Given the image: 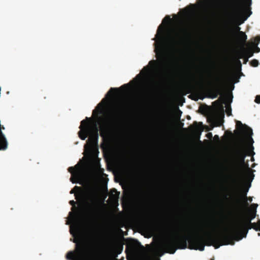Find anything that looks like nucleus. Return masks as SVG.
<instances>
[{
	"mask_svg": "<svg viewBox=\"0 0 260 260\" xmlns=\"http://www.w3.org/2000/svg\"><path fill=\"white\" fill-rule=\"evenodd\" d=\"M216 224L214 222L208 221L202 226L196 228H189L187 231L200 232L203 235L195 236H186L185 235L177 236L174 238H169L165 240L161 245L162 248L166 252L174 254L177 249H185L188 243V248L190 249L203 251L205 245L213 246L215 249L220 246L235 244L234 241H239L243 237H246L248 230L253 226H243L235 223L229 230H226L221 234H213L215 231Z\"/></svg>",
	"mask_w": 260,
	"mask_h": 260,
	"instance_id": "nucleus-1",
	"label": "nucleus"
},
{
	"mask_svg": "<svg viewBox=\"0 0 260 260\" xmlns=\"http://www.w3.org/2000/svg\"><path fill=\"white\" fill-rule=\"evenodd\" d=\"M235 5L227 13L226 22L229 24L235 25L236 30L238 31V38L242 43L245 44L247 36L243 31H240L238 26L242 24L251 15L252 0H234Z\"/></svg>",
	"mask_w": 260,
	"mask_h": 260,
	"instance_id": "nucleus-2",
	"label": "nucleus"
},
{
	"mask_svg": "<svg viewBox=\"0 0 260 260\" xmlns=\"http://www.w3.org/2000/svg\"><path fill=\"white\" fill-rule=\"evenodd\" d=\"M94 255L92 260H118L116 257L121 253L123 245L121 244L110 245L106 248H103L100 245L93 246Z\"/></svg>",
	"mask_w": 260,
	"mask_h": 260,
	"instance_id": "nucleus-3",
	"label": "nucleus"
},
{
	"mask_svg": "<svg viewBox=\"0 0 260 260\" xmlns=\"http://www.w3.org/2000/svg\"><path fill=\"white\" fill-rule=\"evenodd\" d=\"M79 128L80 131L78 132L79 138L83 140L86 139L88 136V144L84 146L85 149L87 147H92L94 146H98L99 140V129L96 123H94L93 126L89 125L88 122L86 120H83L81 122Z\"/></svg>",
	"mask_w": 260,
	"mask_h": 260,
	"instance_id": "nucleus-4",
	"label": "nucleus"
},
{
	"mask_svg": "<svg viewBox=\"0 0 260 260\" xmlns=\"http://www.w3.org/2000/svg\"><path fill=\"white\" fill-rule=\"evenodd\" d=\"M82 204L86 212L90 216H96L100 210L99 197L97 193L92 190L85 192H81Z\"/></svg>",
	"mask_w": 260,
	"mask_h": 260,
	"instance_id": "nucleus-5",
	"label": "nucleus"
},
{
	"mask_svg": "<svg viewBox=\"0 0 260 260\" xmlns=\"http://www.w3.org/2000/svg\"><path fill=\"white\" fill-rule=\"evenodd\" d=\"M155 37L159 42V47L158 49L156 48L155 51L158 57L160 59L161 62H162L166 59V54L162 48V44L164 42H170L173 46H176L179 44V41L174 37H172L169 33H166L162 24L158 26Z\"/></svg>",
	"mask_w": 260,
	"mask_h": 260,
	"instance_id": "nucleus-6",
	"label": "nucleus"
},
{
	"mask_svg": "<svg viewBox=\"0 0 260 260\" xmlns=\"http://www.w3.org/2000/svg\"><path fill=\"white\" fill-rule=\"evenodd\" d=\"M246 155V150L242 144L237 146L234 150L233 156L236 162V172L240 178L242 177L243 173L241 165L244 164Z\"/></svg>",
	"mask_w": 260,
	"mask_h": 260,
	"instance_id": "nucleus-7",
	"label": "nucleus"
},
{
	"mask_svg": "<svg viewBox=\"0 0 260 260\" xmlns=\"http://www.w3.org/2000/svg\"><path fill=\"white\" fill-rule=\"evenodd\" d=\"M79 251H81L80 258L81 260H92V256L94 255L93 246L90 249L88 252V254L85 256L83 255V251L82 245L76 244V249L74 251H69L66 255V258L69 260H77V253Z\"/></svg>",
	"mask_w": 260,
	"mask_h": 260,
	"instance_id": "nucleus-8",
	"label": "nucleus"
},
{
	"mask_svg": "<svg viewBox=\"0 0 260 260\" xmlns=\"http://www.w3.org/2000/svg\"><path fill=\"white\" fill-rule=\"evenodd\" d=\"M69 203L72 206L71 208L72 212L69 213L70 216L74 220L80 218L82 216V213L80 212L79 209L76 206L77 202L74 200H71L69 202Z\"/></svg>",
	"mask_w": 260,
	"mask_h": 260,
	"instance_id": "nucleus-9",
	"label": "nucleus"
},
{
	"mask_svg": "<svg viewBox=\"0 0 260 260\" xmlns=\"http://www.w3.org/2000/svg\"><path fill=\"white\" fill-rule=\"evenodd\" d=\"M124 115L125 111L123 108H118L116 109L112 114L111 122L112 123L119 122L123 118Z\"/></svg>",
	"mask_w": 260,
	"mask_h": 260,
	"instance_id": "nucleus-10",
	"label": "nucleus"
},
{
	"mask_svg": "<svg viewBox=\"0 0 260 260\" xmlns=\"http://www.w3.org/2000/svg\"><path fill=\"white\" fill-rule=\"evenodd\" d=\"M236 127L241 135L251 136L253 134L252 129L240 121H236Z\"/></svg>",
	"mask_w": 260,
	"mask_h": 260,
	"instance_id": "nucleus-11",
	"label": "nucleus"
},
{
	"mask_svg": "<svg viewBox=\"0 0 260 260\" xmlns=\"http://www.w3.org/2000/svg\"><path fill=\"white\" fill-rule=\"evenodd\" d=\"M68 171L71 173L72 177L70 178L71 181L73 183L77 182V179L79 176V166L77 164L75 167H71L68 168Z\"/></svg>",
	"mask_w": 260,
	"mask_h": 260,
	"instance_id": "nucleus-12",
	"label": "nucleus"
},
{
	"mask_svg": "<svg viewBox=\"0 0 260 260\" xmlns=\"http://www.w3.org/2000/svg\"><path fill=\"white\" fill-rule=\"evenodd\" d=\"M127 246L132 254L135 253L139 248H143V246L138 240H135L128 243Z\"/></svg>",
	"mask_w": 260,
	"mask_h": 260,
	"instance_id": "nucleus-13",
	"label": "nucleus"
},
{
	"mask_svg": "<svg viewBox=\"0 0 260 260\" xmlns=\"http://www.w3.org/2000/svg\"><path fill=\"white\" fill-rule=\"evenodd\" d=\"M254 51L252 47H248L247 48L243 47L242 51L240 53L239 58H242L243 57L250 58L253 55Z\"/></svg>",
	"mask_w": 260,
	"mask_h": 260,
	"instance_id": "nucleus-14",
	"label": "nucleus"
},
{
	"mask_svg": "<svg viewBox=\"0 0 260 260\" xmlns=\"http://www.w3.org/2000/svg\"><path fill=\"white\" fill-rule=\"evenodd\" d=\"M110 131V126L109 123H105L103 124L100 131V136L105 140L109 135Z\"/></svg>",
	"mask_w": 260,
	"mask_h": 260,
	"instance_id": "nucleus-15",
	"label": "nucleus"
},
{
	"mask_svg": "<svg viewBox=\"0 0 260 260\" xmlns=\"http://www.w3.org/2000/svg\"><path fill=\"white\" fill-rule=\"evenodd\" d=\"M225 82V80L224 78H217L216 80V91L217 93L214 96V98H216L218 93H219L221 88H222Z\"/></svg>",
	"mask_w": 260,
	"mask_h": 260,
	"instance_id": "nucleus-16",
	"label": "nucleus"
},
{
	"mask_svg": "<svg viewBox=\"0 0 260 260\" xmlns=\"http://www.w3.org/2000/svg\"><path fill=\"white\" fill-rule=\"evenodd\" d=\"M2 129L0 128V150H5L7 148V142Z\"/></svg>",
	"mask_w": 260,
	"mask_h": 260,
	"instance_id": "nucleus-17",
	"label": "nucleus"
},
{
	"mask_svg": "<svg viewBox=\"0 0 260 260\" xmlns=\"http://www.w3.org/2000/svg\"><path fill=\"white\" fill-rule=\"evenodd\" d=\"M236 223L243 225V226H248L249 225H252L251 219L246 216L245 218L237 221Z\"/></svg>",
	"mask_w": 260,
	"mask_h": 260,
	"instance_id": "nucleus-18",
	"label": "nucleus"
},
{
	"mask_svg": "<svg viewBox=\"0 0 260 260\" xmlns=\"http://www.w3.org/2000/svg\"><path fill=\"white\" fill-rule=\"evenodd\" d=\"M127 87H128V84H124L123 85L121 86V87L120 88L111 87L110 89V90H109V91L107 93L106 96H108L109 95L113 96L114 94L116 93L115 92L117 93V92H119L120 88H123Z\"/></svg>",
	"mask_w": 260,
	"mask_h": 260,
	"instance_id": "nucleus-19",
	"label": "nucleus"
},
{
	"mask_svg": "<svg viewBox=\"0 0 260 260\" xmlns=\"http://www.w3.org/2000/svg\"><path fill=\"white\" fill-rule=\"evenodd\" d=\"M105 100V99H103L102 102L98 105L96 108L93 111V114H95L96 113H98L99 114H102L103 113V104H102V102Z\"/></svg>",
	"mask_w": 260,
	"mask_h": 260,
	"instance_id": "nucleus-20",
	"label": "nucleus"
},
{
	"mask_svg": "<svg viewBox=\"0 0 260 260\" xmlns=\"http://www.w3.org/2000/svg\"><path fill=\"white\" fill-rule=\"evenodd\" d=\"M250 183L248 184L247 187H243L241 190V197L243 199H247V193L248 191L249 188L250 187Z\"/></svg>",
	"mask_w": 260,
	"mask_h": 260,
	"instance_id": "nucleus-21",
	"label": "nucleus"
},
{
	"mask_svg": "<svg viewBox=\"0 0 260 260\" xmlns=\"http://www.w3.org/2000/svg\"><path fill=\"white\" fill-rule=\"evenodd\" d=\"M183 88L187 93H190L194 89V86L191 83L189 82L183 86Z\"/></svg>",
	"mask_w": 260,
	"mask_h": 260,
	"instance_id": "nucleus-22",
	"label": "nucleus"
},
{
	"mask_svg": "<svg viewBox=\"0 0 260 260\" xmlns=\"http://www.w3.org/2000/svg\"><path fill=\"white\" fill-rule=\"evenodd\" d=\"M81 188L80 187H79L78 186H75L70 191V193L71 194L75 193V199L78 200L79 199V196L77 194L75 193V192L77 191H81Z\"/></svg>",
	"mask_w": 260,
	"mask_h": 260,
	"instance_id": "nucleus-23",
	"label": "nucleus"
},
{
	"mask_svg": "<svg viewBox=\"0 0 260 260\" xmlns=\"http://www.w3.org/2000/svg\"><path fill=\"white\" fill-rule=\"evenodd\" d=\"M256 211H249L248 210L247 216L249 217L250 219H251V220H253L256 216Z\"/></svg>",
	"mask_w": 260,
	"mask_h": 260,
	"instance_id": "nucleus-24",
	"label": "nucleus"
},
{
	"mask_svg": "<svg viewBox=\"0 0 260 260\" xmlns=\"http://www.w3.org/2000/svg\"><path fill=\"white\" fill-rule=\"evenodd\" d=\"M259 42H260V36H258L254 38V41L251 42V45L254 46H257L258 43H259Z\"/></svg>",
	"mask_w": 260,
	"mask_h": 260,
	"instance_id": "nucleus-25",
	"label": "nucleus"
},
{
	"mask_svg": "<svg viewBox=\"0 0 260 260\" xmlns=\"http://www.w3.org/2000/svg\"><path fill=\"white\" fill-rule=\"evenodd\" d=\"M111 197L113 196L115 198H117L119 196V193L117 191L116 189L115 188H112L111 189Z\"/></svg>",
	"mask_w": 260,
	"mask_h": 260,
	"instance_id": "nucleus-26",
	"label": "nucleus"
},
{
	"mask_svg": "<svg viewBox=\"0 0 260 260\" xmlns=\"http://www.w3.org/2000/svg\"><path fill=\"white\" fill-rule=\"evenodd\" d=\"M244 201L242 202L243 204L246 206L247 207L249 205L248 203L247 202V200H248L250 202H251L252 201V197H249L248 198L247 197V199H244Z\"/></svg>",
	"mask_w": 260,
	"mask_h": 260,
	"instance_id": "nucleus-27",
	"label": "nucleus"
},
{
	"mask_svg": "<svg viewBox=\"0 0 260 260\" xmlns=\"http://www.w3.org/2000/svg\"><path fill=\"white\" fill-rule=\"evenodd\" d=\"M79 232L78 228L76 226L75 228V231H73L72 229L70 230V233L73 235V236L75 237L77 233Z\"/></svg>",
	"mask_w": 260,
	"mask_h": 260,
	"instance_id": "nucleus-28",
	"label": "nucleus"
},
{
	"mask_svg": "<svg viewBox=\"0 0 260 260\" xmlns=\"http://www.w3.org/2000/svg\"><path fill=\"white\" fill-rule=\"evenodd\" d=\"M250 64L252 67H256L258 64V61L257 60L254 59L251 61Z\"/></svg>",
	"mask_w": 260,
	"mask_h": 260,
	"instance_id": "nucleus-29",
	"label": "nucleus"
},
{
	"mask_svg": "<svg viewBox=\"0 0 260 260\" xmlns=\"http://www.w3.org/2000/svg\"><path fill=\"white\" fill-rule=\"evenodd\" d=\"M150 69H149V67L148 66H147L146 67H144L143 68V69H142V70L141 71V74H143V72H144V74L147 73L149 72Z\"/></svg>",
	"mask_w": 260,
	"mask_h": 260,
	"instance_id": "nucleus-30",
	"label": "nucleus"
},
{
	"mask_svg": "<svg viewBox=\"0 0 260 260\" xmlns=\"http://www.w3.org/2000/svg\"><path fill=\"white\" fill-rule=\"evenodd\" d=\"M258 206V205L256 204H252L250 206V210L249 211H256V208Z\"/></svg>",
	"mask_w": 260,
	"mask_h": 260,
	"instance_id": "nucleus-31",
	"label": "nucleus"
},
{
	"mask_svg": "<svg viewBox=\"0 0 260 260\" xmlns=\"http://www.w3.org/2000/svg\"><path fill=\"white\" fill-rule=\"evenodd\" d=\"M252 225H249L248 227L253 226V228H251V229H254L255 231H259V229H258V225L257 223H252Z\"/></svg>",
	"mask_w": 260,
	"mask_h": 260,
	"instance_id": "nucleus-32",
	"label": "nucleus"
},
{
	"mask_svg": "<svg viewBox=\"0 0 260 260\" xmlns=\"http://www.w3.org/2000/svg\"><path fill=\"white\" fill-rule=\"evenodd\" d=\"M157 64V61L156 60H152L149 61V65L151 66L154 68Z\"/></svg>",
	"mask_w": 260,
	"mask_h": 260,
	"instance_id": "nucleus-33",
	"label": "nucleus"
},
{
	"mask_svg": "<svg viewBox=\"0 0 260 260\" xmlns=\"http://www.w3.org/2000/svg\"><path fill=\"white\" fill-rule=\"evenodd\" d=\"M193 7H194L193 5L190 4L188 7H187L185 8L183 10V11L185 13H187L189 11V9L190 8H193Z\"/></svg>",
	"mask_w": 260,
	"mask_h": 260,
	"instance_id": "nucleus-34",
	"label": "nucleus"
},
{
	"mask_svg": "<svg viewBox=\"0 0 260 260\" xmlns=\"http://www.w3.org/2000/svg\"><path fill=\"white\" fill-rule=\"evenodd\" d=\"M171 21V18H170V16L167 15L162 20V23H165V21L169 23Z\"/></svg>",
	"mask_w": 260,
	"mask_h": 260,
	"instance_id": "nucleus-35",
	"label": "nucleus"
},
{
	"mask_svg": "<svg viewBox=\"0 0 260 260\" xmlns=\"http://www.w3.org/2000/svg\"><path fill=\"white\" fill-rule=\"evenodd\" d=\"M226 112L228 116L232 115V108L230 106L229 108H226Z\"/></svg>",
	"mask_w": 260,
	"mask_h": 260,
	"instance_id": "nucleus-36",
	"label": "nucleus"
},
{
	"mask_svg": "<svg viewBox=\"0 0 260 260\" xmlns=\"http://www.w3.org/2000/svg\"><path fill=\"white\" fill-rule=\"evenodd\" d=\"M254 102L256 103L260 104V95H257L255 96V99L254 100Z\"/></svg>",
	"mask_w": 260,
	"mask_h": 260,
	"instance_id": "nucleus-37",
	"label": "nucleus"
},
{
	"mask_svg": "<svg viewBox=\"0 0 260 260\" xmlns=\"http://www.w3.org/2000/svg\"><path fill=\"white\" fill-rule=\"evenodd\" d=\"M253 48H255V52H259L260 51V48H258L257 47V46H252V47Z\"/></svg>",
	"mask_w": 260,
	"mask_h": 260,
	"instance_id": "nucleus-38",
	"label": "nucleus"
},
{
	"mask_svg": "<svg viewBox=\"0 0 260 260\" xmlns=\"http://www.w3.org/2000/svg\"><path fill=\"white\" fill-rule=\"evenodd\" d=\"M77 254H77L78 255H77V260H81V259L80 258H81V257H80V256H81V255H81V251H79L78 252V253H77Z\"/></svg>",
	"mask_w": 260,
	"mask_h": 260,
	"instance_id": "nucleus-39",
	"label": "nucleus"
},
{
	"mask_svg": "<svg viewBox=\"0 0 260 260\" xmlns=\"http://www.w3.org/2000/svg\"><path fill=\"white\" fill-rule=\"evenodd\" d=\"M207 136L208 138H210L211 137H212V134L211 133H208L207 134Z\"/></svg>",
	"mask_w": 260,
	"mask_h": 260,
	"instance_id": "nucleus-40",
	"label": "nucleus"
},
{
	"mask_svg": "<svg viewBox=\"0 0 260 260\" xmlns=\"http://www.w3.org/2000/svg\"><path fill=\"white\" fill-rule=\"evenodd\" d=\"M243 58H244V63H246V62L248 61V58H246V57H243Z\"/></svg>",
	"mask_w": 260,
	"mask_h": 260,
	"instance_id": "nucleus-41",
	"label": "nucleus"
},
{
	"mask_svg": "<svg viewBox=\"0 0 260 260\" xmlns=\"http://www.w3.org/2000/svg\"><path fill=\"white\" fill-rule=\"evenodd\" d=\"M257 225H258V229H259V231H260V220H259L258 221Z\"/></svg>",
	"mask_w": 260,
	"mask_h": 260,
	"instance_id": "nucleus-42",
	"label": "nucleus"
},
{
	"mask_svg": "<svg viewBox=\"0 0 260 260\" xmlns=\"http://www.w3.org/2000/svg\"><path fill=\"white\" fill-rule=\"evenodd\" d=\"M214 138L217 139V140H219V137L218 135H215L214 136Z\"/></svg>",
	"mask_w": 260,
	"mask_h": 260,
	"instance_id": "nucleus-43",
	"label": "nucleus"
},
{
	"mask_svg": "<svg viewBox=\"0 0 260 260\" xmlns=\"http://www.w3.org/2000/svg\"><path fill=\"white\" fill-rule=\"evenodd\" d=\"M209 0H201V1H203L205 3H208Z\"/></svg>",
	"mask_w": 260,
	"mask_h": 260,
	"instance_id": "nucleus-44",
	"label": "nucleus"
},
{
	"mask_svg": "<svg viewBox=\"0 0 260 260\" xmlns=\"http://www.w3.org/2000/svg\"><path fill=\"white\" fill-rule=\"evenodd\" d=\"M144 260H151L150 258H147ZM156 260H160L159 258H157Z\"/></svg>",
	"mask_w": 260,
	"mask_h": 260,
	"instance_id": "nucleus-45",
	"label": "nucleus"
},
{
	"mask_svg": "<svg viewBox=\"0 0 260 260\" xmlns=\"http://www.w3.org/2000/svg\"><path fill=\"white\" fill-rule=\"evenodd\" d=\"M73 242H74V243H76V242H77V240H76V239H74V240H73Z\"/></svg>",
	"mask_w": 260,
	"mask_h": 260,
	"instance_id": "nucleus-46",
	"label": "nucleus"
},
{
	"mask_svg": "<svg viewBox=\"0 0 260 260\" xmlns=\"http://www.w3.org/2000/svg\"><path fill=\"white\" fill-rule=\"evenodd\" d=\"M193 124H194V125H197V122H194L193 123Z\"/></svg>",
	"mask_w": 260,
	"mask_h": 260,
	"instance_id": "nucleus-47",
	"label": "nucleus"
},
{
	"mask_svg": "<svg viewBox=\"0 0 260 260\" xmlns=\"http://www.w3.org/2000/svg\"><path fill=\"white\" fill-rule=\"evenodd\" d=\"M201 77H202V78H203V72H202Z\"/></svg>",
	"mask_w": 260,
	"mask_h": 260,
	"instance_id": "nucleus-48",
	"label": "nucleus"
},
{
	"mask_svg": "<svg viewBox=\"0 0 260 260\" xmlns=\"http://www.w3.org/2000/svg\"><path fill=\"white\" fill-rule=\"evenodd\" d=\"M162 254H163V253H161V254L159 255V256H161L162 255Z\"/></svg>",
	"mask_w": 260,
	"mask_h": 260,
	"instance_id": "nucleus-49",
	"label": "nucleus"
},
{
	"mask_svg": "<svg viewBox=\"0 0 260 260\" xmlns=\"http://www.w3.org/2000/svg\"><path fill=\"white\" fill-rule=\"evenodd\" d=\"M140 76V74H138V75L136 76V77H138Z\"/></svg>",
	"mask_w": 260,
	"mask_h": 260,
	"instance_id": "nucleus-50",
	"label": "nucleus"
},
{
	"mask_svg": "<svg viewBox=\"0 0 260 260\" xmlns=\"http://www.w3.org/2000/svg\"><path fill=\"white\" fill-rule=\"evenodd\" d=\"M238 62L241 64V62L240 60H238Z\"/></svg>",
	"mask_w": 260,
	"mask_h": 260,
	"instance_id": "nucleus-51",
	"label": "nucleus"
},
{
	"mask_svg": "<svg viewBox=\"0 0 260 260\" xmlns=\"http://www.w3.org/2000/svg\"><path fill=\"white\" fill-rule=\"evenodd\" d=\"M251 140L252 142H253V140L252 138H251Z\"/></svg>",
	"mask_w": 260,
	"mask_h": 260,
	"instance_id": "nucleus-52",
	"label": "nucleus"
},
{
	"mask_svg": "<svg viewBox=\"0 0 260 260\" xmlns=\"http://www.w3.org/2000/svg\"><path fill=\"white\" fill-rule=\"evenodd\" d=\"M127 260H130L128 257H127Z\"/></svg>",
	"mask_w": 260,
	"mask_h": 260,
	"instance_id": "nucleus-53",
	"label": "nucleus"
}]
</instances>
